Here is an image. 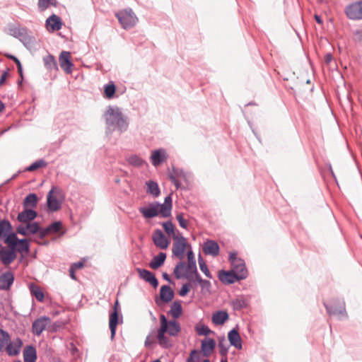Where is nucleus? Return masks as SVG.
Segmentation results:
<instances>
[{
	"label": "nucleus",
	"instance_id": "39448f33",
	"mask_svg": "<svg viewBox=\"0 0 362 362\" xmlns=\"http://www.w3.org/2000/svg\"><path fill=\"white\" fill-rule=\"evenodd\" d=\"M188 264L184 262H179L174 269V274L177 279L185 278L192 280L193 277L199 274L197 269L196 261L192 250L187 252Z\"/></svg>",
	"mask_w": 362,
	"mask_h": 362
},
{
	"label": "nucleus",
	"instance_id": "8fccbe9b",
	"mask_svg": "<svg viewBox=\"0 0 362 362\" xmlns=\"http://www.w3.org/2000/svg\"><path fill=\"white\" fill-rule=\"evenodd\" d=\"M191 284L192 283L190 281L189 283L184 284L179 291V295L181 296H186L190 290Z\"/></svg>",
	"mask_w": 362,
	"mask_h": 362
},
{
	"label": "nucleus",
	"instance_id": "a211bd4d",
	"mask_svg": "<svg viewBox=\"0 0 362 362\" xmlns=\"http://www.w3.org/2000/svg\"><path fill=\"white\" fill-rule=\"evenodd\" d=\"M219 246L218 243L212 240H207L203 245V252L206 255L216 257L219 254Z\"/></svg>",
	"mask_w": 362,
	"mask_h": 362
},
{
	"label": "nucleus",
	"instance_id": "7ed1b4c3",
	"mask_svg": "<svg viewBox=\"0 0 362 362\" xmlns=\"http://www.w3.org/2000/svg\"><path fill=\"white\" fill-rule=\"evenodd\" d=\"M104 117L106 121L107 130L109 132L113 131L123 132L127 130L128 122L119 107L109 106L104 114Z\"/></svg>",
	"mask_w": 362,
	"mask_h": 362
},
{
	"label": "nucleus",
	"instance_id": "9b49d317",
	"mask_svg": "<svg viewBox=\"0 0 362 362\" xmlns=\"http://www.w3.org/2000/svg\"><path fill=\"white\" fill-rule=\"evenodd\" d=\"M50 322V319L48 317H41L35 320L32 325L33 333L35 335L40 336L42 332L46 329L48 323Z\"/></svg>",
	"mask_w": 362,
	"mask_h": 362
},
{
	"label": "nucleus",
	"instance_id": "cd10ccee",
	"mask_svg": "<svg viewBox=\"0 0 362 362\" xmlns=\"http://www.w3.org/2000/svg\"><path fill=\"white\" fill-rule=\"evenodd\" d=\"M25 29H15L13 30V35L17 36L18 35L21 37V40L23 42V43L26 46H30L33 45L34 39L30 36H28L25 35Z\"/></svg>",
	"mask_w": 362,
	"mask_h": 362
},
{
	"label": "nucleus",
	"instance_id": "2f4dec72",
	"mask_svg": "<svg viewBox=\"0 0 362 362\" xmlns=\"http://www.w3.org/2000/svg\"><path fill=\"white\" fill-rule=\"evenodd\" d=\"M189 281L192 284L198 283L203 290H206L207 291H209L211 286L209 281L202 279L199 274H197L193 277L192 280H189Z\"/></svg>",
	"mask_w": 362,
	"mask_h": 362
},
{
	"label": "nucleus",
	"instance_id": "e433bc0d",
	"mask_svg": "<svg viewBox=\"0 0 362 362\" xmlns=\"http://www.w3.org/2000/svg\"><path fill=\"white\" fill-rule=\"evenodd\" d=\"M10 339L9 334L4 329H0V351L3 350L6 345L7 346Z\"/></svg>",
	"mask_w": 362,
	"mask_h": 362
},
{
	"label": "nucleus",
	"instance_id": "4468645a",
	"mask_svg": "<svg viewBox=\"0 0 362 362\" xmlns=\"http://www.w3.org/2000/svg\"><path fill=\"white\" fill-rule=\"evenodd\" d=\"M14 276L11 272H6L0 276V290L8 291L13 284Z\"/></svg>",
	"mask_w": 362,
	"mask_h": 362
},
{
	"label": "nucleus",
	"instance_id": "412c9836",
	"mask_svg": "<svg viewBox=\"0 0 362 362\" xmlns=\"http://www.w3.org/2000/svg\"><path fill=\"white\" fill-rule=\"evenodd\" d=\"M219 279L224 284H230L242 279H239L238 276L233 270L228 272L221 270L219 272Z\"/></svg>",
	"mask_w": 362,
	"mask_h": 362
},
{
	"label": "nucleus",
	"instance_id": "ea45409f",
	"mask_svg": "<svg viewBox=\"0 0 362 362\" xmlns=\"http://www.w3.org/2000/svg\"><path fill=\"white\" fill-rule=\"evenodd\" d=\"M198 260H199V268H200L201 271L206 275V277L211 279L212 276L207 267V265L200 255H199Z\"/></svg>",
	"mask_w": 362,
	"mask_h": 362
},
{
	"label": "nucleus",
	"instance_id": "58836bf2",
	"mask_svg": "<svg viewBox=\"0 0 362 362\" xmlns=\"http://www.w3.org/2000/svg\"><path fill=\"white\" fill-rule=\"evenodd\" d=\"M233 308L235 310H240L247 306V302L243 297H238L232 301Z\"/></svg>",
	"mask_w": 362,
	"mask_h": 362
},
{
	"label": "nucleus",
	"instance_id": "473e14b6",
	"mask_svg": "<svg viewBox=\"0 0 362 362\" xmlns=\"http://www.w3.org/2000/svg\"><path fill=\"white\" fill-rule=\"evenodd\" d=\"M37 204V197L35 194H29L23 200V207L28 209V207H35Z\"/></svg>",
	"mask_w": 362,
	"mask_h": 362
},
{
	"label": "nucleus",
	"instance_id": "a878e982",
	"mask_svg": "<svg viewBox=\"0 0 362 362\" xmlns=\"http://www.w3.org/2000/svg\"><path fill=\"white\" fill-rule=\"evenodd\" d=\"M174 297V292L169 286H162L160 291V300L164 303H168L172 300Z\"/></svg>",
	"mask_w": 362,
	"mask_h": 362
},
{
	"label": "nucleus",
	"instance_id": "20e7f679",
	"mask_svg": "<svg viewBox=\"0 0 362 362\" xmlns=\"http://www.w3.org/2000/svg\"><path fill=\"white\" fill-rule=\"evenodd\" d=\"M172 206V197L169 194L165 198L163 204H160L158 202L151 203L148 206L141 207L139 210L146 218H153L159 214L163 217H168L170 216Z\"/></svg>",
	"mask_w": 362,
	"mask_h": 362
},
{
	"label": "nucleus",
	"instance_id": "423d86ee",
	"mask_svg": "<svg viewBox=\"0 0 362 362\" xmlns=\"http://www.w3.org/2000/svg\"><path fill=\"white\" fill-rule=\"evenodd\" d=\"M62 190L57 187H52L47 196L48 209L51 211H58L62 206Z\"/></svg>",
	"mask_w": 362,
	"mask_h": 362
},
{
	"label": "nucleus",
	"instance_id": "f704fd0d",
	"mask_svg": "<svg viewBox=\"0 0 362 362\" xmlns=\"http://www.w3.org/2000/svg\"><path fill=\"white\" fill-rule=\"evenodd\" d=\"M30 291L32 296H35V298L40 302H42L44 300V293L39 286L32 284L30 286Z\"/></svg>",
	"mask_w": 362,
	"mask_h": 362
},
{
	"label": "nucleus",
	"instance_id": "6e6552de",
	"mask_svg": "<svg viewBox=\"0 0 362 362\" xmlns=\"http://www.w3.org/2000/svg\"><path fill=\"white\" fill-rule=\"evenodd\" d=\"M344 12L350 20H362V0L347 5L344 8Z\"/></svg>",
	"mask_w": 362,
	"mask_h": 362
},
{
	"label": "nucleus",
	"instance_id": "c9c22d12",
	"mask_svg": "<svg viewBox=\"0 0 362 362\" xmlns=\"http://www.w3.org/2000/svg\"><path fill=\"white\" fill-rule=\"evenodd\" d=\"M49 6H57V0H38L37 6L40 11H45Z\"/></svg>",
	"mask_w": 362,
	"mask_h": 362
},
{
	"label": "nucleus",
	"instance_id": "4c0bfd02",
	"mask_svg": "<svg viewBox=\"0 0 362 362\" xmlns=\"http://www.w3.org/2000/svg\"><path fill=\"white\" fill-rule=\"evenodd\" d=\"M148 189L147 192L153 195L154 197H158L160 194V189L158 185L156 182L153 181H149L146 183Z\"/></svg>",
	"mask_w": 362,
	"mask_h": 362
},
{
	"label": "nucleus",
	"instance_id": "ddd939ff",
	"mask_svg": "<svg viewBox=\"0 0 362 362\" xmlns=\"http://www.w3.org/2000/svg\"><path fill=\"white\" fill-rule=\"evenodd\" d=\"M153 240L156 247L165 250L169 245V240L160 230H156L153 235Z\"/></svg>",
	"mask_w": 362,
	"mask_h": 362
},
{
	"label": "nucleus",
	"instance_id": "5701e85b",
	"mask_svg": "<svg viewBox=\"0 0 362 362\" xmlns=\"http://www.w3.org/2000/svg\"><path fill=\"white\" fill-rule=\"evenodd\" d=\"M228 314L226 311L219 310L212 315V322L216 325H223L228 320Z\"/></svg>",
	"mask_w": 362,
	"mask_h": 362
},
{
	"label": "nucleus",
	"instance_id": "f03ea898",
	"mask_svg": "<svg viewBox=\"0 0 362 362\" xmlns=\"http://www.w3.org/2000/svg\"><path fill=\"white\" fill-rule=\"evenodd\" d=\"M160 327L157 331V340L158 344L164 349L172 346L171 339L165 335L175 337L180 332V324L175 320H168L165 315H160Z\"/></svg>",
	"mask_w": 362,
	"mask_h": 362
},
{
	"label": "nucleus",
	"instance_id": "6ab92c4d",
	"mask_svg": "<svg viewBox=\"0 0 362 362\" xmlns=\"http://www.w3.org/2000/svg\"><path fill=\"white\" fill-rule=\"evenodd\" d=\"M168 156L163 148H159L152 152L151 156V163L154 166H158L167 160Z\"/></svg>",
	"mask_w": 362,
	"mask_h": 362
},
{
	"label": "nucleus",
	"instance_id": "9d476101",
	"mask_svg": "<svg viewBox=\"0 0 362 362\" xmlns=\"http://www.w3.org/2000/svg\"><path fill=\"white\" fill-rule=\"evenodd\" d=\"M59 62L61 68L66 74H71L72 72L74 64L71 61V54L69 52H62L59 57Z\"/></svg>",
	"mask_w": 362,
	"mask_h": 362
},
{
	"label": "nucleus",
	"instance_id": "49530a36",
	"mask_svg": "<svg viewBox=\"0 0 362 362\" xmlns=\"http://www.w3.org/2000/svg\"><path fill=\"white\" fill-rule=\"evenodd\" d=\"M47 163L44 160H39L32 163L27 170L28 171H34L40 168L46 166Z\"/></svg>",
	"mask_w": 362,
	"mask_h": 362
},
{
	"label": "nucleus",
	"instance_id": "e2e57ef3",
	"mask_svg": "<svg viewBox=\"0 0 362 362\" xmlns=\"http://www.w3.org/2000/svg\"><path fill=\"white\" fill-rule=\"evenodd\" d=\"M75 269H74L72 267H70L69 269V273H70V276L72 279H76V276H75Z\"/></svg>",
	"mask_w": 362,
	"mask_h": 362
},
{
	"label": "nucleus",
	"instance_id": "680f3d73",
	"mask_svg": "<svg viewBox=\"0 0 362 362\" xmlns=\"http://www.w3.org/2000/svg\"><path fill=\"white\" fill-rule=\"evenodd\" d=\"M83 266H84L83 262H78L74 263V264L71 266V267H72L74 269L76 270V269H78L82 268Z\"/></svg>",
	"mask_w": 362,
	"mask_h": 362
},
{
	"label": "nucleus",
	"instance_id": "864d4df0",
	"mask_svg": "<svg viewBox=\"0 0 362 362\" xmlns=\"http://www.w3.org/2000/svg\"><path fill=\"white\" fill-rule=\"evenodd\" d=\"M199 353L196 350H193L191 351L189 358L187 359V362H194L199 360Z\"/></svg>",
	"mask_w": 362,
	"mask_h": 362
},
{
	"label": "nucleus",
	"instance_id": "6e6d98bb",
	"mask_svg": "<svg viewBox=\"0 0 362 362\" xmlns=\"http://www.w3.org/2000/svg\"><path fill=\"white\" fill-rule=\"evenodd\" d=\"M37 236L40 238V239H43L45 238L47 235H49V233L48 231L47 230V228H42L40 227H39V231L37 232Z\"/></svg>",
	"mask_w": 362,
	"mask_h": 362
},
{
	"label": "nucleus",
	"instance_id": "0eeeda50",
	"mask_svg": "<svg viewBox=\"0 0 362 362\" xmlns=\"http://www.w3.org/2000/svg\"><path fill=\"white\" fill-rule=\"evenodd\" d=\"M116 17L124 29L133 27L137 21V18L132 9L120 11L116 13Z\"/></svg>",
	"mask_w": 362,
	"mask_h": 362
},
{
	"label": "nucleus",
	"instance_id": "69168bd1",
	"mask_svg": "<svg viewBox=\"0 0 362 362\" xmlns=\"http://www.w3.org/2000/svg\"><path fill=\"white\" fill-rule=\"evenodd\" d=\"M151 343H153V341H151V340H150V337H149V336H148V337H146V341H145V344H146V346H148V345H150Z\"/></svg>",
	"mask_w": 362,
	"mask_h": 362
},
{
	"label": "nucleus",
	"instance_id": "37998d69",
	"mask_svg": "<svg viewBox=\"0 0 362 362\" xmlns=\"http://www.w3.org/2000/svg\"><path fill=\"white\" fill-rule=\"evenodd\" d=\"M62 228V223L59 221L54 222L47 227L49 234L58 233Z\"/></svg>",
	"mask_w": 362,
	"mask_h": 362
},
{
	"label": "nucleus",
	"instance_id": "338daca9",
	"mask_svg": "<svg viewBox=\"0 0 362 362\" xmlns=\"http://www.w3.org/2000/svg\"><path fill=\"white\" fill-rule=\"evenodd\" d=\"M315 18L316 21H317L318 23L321 24V23H322V18H321V17H320V16H317V15H315Z\"/></svg>",
	"mask_w": 362,
	"mask_h": 362
},
{
	"label": "nucleus",
	"instance_id": "c85d7f7f",
	"mask_svg": "<svg viewBox=\"0 0 362 362\" xmlns=\"http://www.w3.org/2000/svg\"><path fill=\"white\" fill-rule=\"evenodd\" d=\"M166 258V255L164 252H160L158 255L155 256L151 261L149 266L153 269H157L161 267Z\"/></svg>",
	"mask_w": 362,
	"mask_h": 362
},
{
	"label": "nucleus",
	"instance_id": "603ef678",
	"mask_svg": "<svg viewBox=\"0 0 362 362\" xmlns=\"http://www.w3.org/2000/svg\"><path fill=\"white\" fill-rule=\"evenodd\" d=\"M16 233L23 235H28V228H27V223H25V226L20 225L16 228Z\"/></svg>",
	"mask_w": 362,
	"mask_h": 362
},
{
	"label": "nucleus",
	"instance_id": "bf43d9fd",
	"mask_svg": "<svg viewBox=\"0 0 362 362\" xmlns=\"http://www.w3.org/2000/svg\"><path fill=\"white\" fill-rule=\"evenodd\" d=\"M240 259L237 257V253L235 252H231L229 255V261L233 264V262H235V260H240Z\"/></svg>",
	"mask_w": 362,
	"mask_h": 362
},
{
	"label": "nucleus",
	"instance_id": "79ce46f5",
	"mask_svg": "<svg viewBox=\"0 0 362 362\" xmlns=\"http://www.w3.org/2000/svg\"><path fill=\"white\" fill-rule=\"evenodd\" d=\"M195 329L197 334L200 336H207L211 332V329L204 325H197Z\"/></svg>",
	"mask_w": 362,
	"mask_h": 362
},
{
	"label": "nucleus",
	"instance_id": "09e8293b",
	"mask_svg": "<svg viewBox=\"0 0 362 362\" xmlns=\"http://www.w3.org/2000/svg\"><path fill=\"white\" fill-rule=\"evenodd\" d=\"M176 219L179 223V225L182 228H187L188 226V221L184 218L182 214H178L176 216Z\"/></svg>",
	"mask_w": 362,
	"mask_h": 362
},
{
	"label": "nucleus",
	"instance_id": "052dcab7",
	"mask_svg": "<svg viewBox=\"0 0 362 362\" xmlns=\"http://www.w3.org/2000/svg\"><path fill=\"white\" fill-rule=\"evenodd\" d=\"M8 76V72L7 71H4V73L1 74V78H0V86L4 84V83L6 80Z\"/></svg>",
	"mask_w": 362,
	"mask_h": 362
},
{
	"label": "nucleus",
	"instance_id": "f3484780",
	"mask_svg": "<svg viewBox=\"0 0 362 362\" xmlns=\"http://www.w3.org/2000/svg\"><path fill=\"white\" fill-rule=\"evenodd\" d=\"M232 267V270L238 276L239 279H245L247 276V270L243 259L235 260Z\"/></svg>",
	"mask_w": 362,
	"mask_h": 362
},
{
	"label": "nucleus",
	"instance_id": "bb28decb",
	"mask_svg": "<svg viewBox=\"0 0 362 362\" xmlns=\"http://www.w3.org/2000/svg\"><path fill=\"white\" fill-rule=\"evenodd\" d=\"M216 346V342L213 339H208L202 341V351L205 356H209Z\"/></svg>",
	"mask_w": 362,
	"mask_h": 362
},
{
	"label": "nucleus",
	"instance_id": "c756f323",
	"mask_svg": "<svg viewBox=\"0 0 362 362\" xmlns=\"http://www.w3.org/2000/svg\"><path fill=\"white\" fill-rule=\"evenodd\" d=\"M116 92V86L112 81L104 86L103 97L106 99H112Z\"/></svg>",
	"mask_w": 362,
	"mask_h": 362
},
{
	"label": "nucleus",
	"instance_id": "4be33fe9",
	"mask_svg": "<svg viewBox=\"0 0 362 362\" xmlns=\"http://www.w3.org/2000/svg\"><path fill=\"white\" fill-rule=\"evenodd\" d=\"M228 338L230 345L233 346L237 349H242V339L240 334L238 333V331L235 328L233 329L228 332Z\"/></svg>",
	"mask_w": 362,
	"mask_h": 362
},
{
	"label": "nucleus",
	"instance_id": "2eb2a0df",
	"mask_svg": "<svg viewBox=\"0 0 362 362\" xmlns=\"http://www.w3.org/2000/svg\"><path fill=\"white\" fill-rule=\"evenodd\" d=\"M37 216V214L35 211L25 208L23 211L18 214L17 220L22 223H29L34 220Z\"/></svg>",
	"mask_w": 362,
	"mask_h": 362
},
{
	"label": "nucleus",
	"instance_id": "dca6fc26",
	"mask_svg": "<svg viewBox=\"0 0 362 362\" xmlns=\"http://www.w3.org/2000/svg\"><path fill=\"white\" fill-rule=\"evenodd\" d=\"M136 272H138L140 278L148 282L152 286L156 288L158 285V281L156 278L155 275L148 270L145 269L137 268Z\"/></svg>",
	"mask_w": 362,
	"mask_h": 362
},
{
	"label": "nucleus",
	"instance_id": "5fc2aeb1",
	"mask_svg": "<svg viewBox=\"0 0 362 362\" xmlns=\"http://www.w3.org/2000/svg\"><path fill=\"white\" fill-rule=\"evenodd\" d=\"M219 353L222 356H226L228 353V347L223 342L218 343Z\"/></svg>",
	"mask_w": 362,
	"mask_h": 362
},
{
	"label": "nucleus",
	"instance_id": "774afa93",
	"mask_svg": "<svg viewBox=\"0 0 362 362\" xmlns=\"http://www.w3.org/2000/svg\"><path fill=\"white\" fill-rule=\"evenodd\" d=\"M163 279H165L166 281H170V277H169V275H168V274H166V273H163Z\"/></svg>",
	"mask_w": 362,
	"mask_h": 362
},
{
	"label": "nucleus",
	"instance_id": "3c124183",
	"mask_svg": "<svg viewBox=\"0 0 362 362\" xmlns=\"http://www.w3.org/2000/svg\"><path fill=\"white\" fill-rule=\"evenodd\" d=\"M173 173L175 175H171L170 179H171L172 182L174 183V185L176 186V187L178 188L180 186V181L177 177L181 176L183 174V173L182 171H180L179 173L177 170H173Z\"/></svg>",
	"mask_w": 362,
	"mask_h": 362
},
{
	"label": "nucleus",
	"instance_id": "7c9ffc66",
	"mask_svg": "<svg viewBox=\"0 0 362 362\" xmlns=\"http://www.w3.org/2000/svg\"><path fill=\"white\" fill-rule=\"evenodd\" d=\"M182 309L180 303L178 301H174L170 306L168 314L174 319H176L182 315Z\"/></svg>",
	"mask_w": 362,
	"mask_h": 362
},
{
	"label": "nucleus",
	"instance_id": "13d9d810",
	"mask_svg": "<svg viewBox=\"0 0 362 362\" xmlns=\"http://www.w3.org/2000/svg\"><path fill=\"white\" fill-rule=\"evenodd\" d=\"M354 35L355 40L362 42V28L356 30Z\"/></svg>",
	"mask_w": 362,
	"mask_h": 362
},
{
	"label": "nucleus",
	"instance_id": "1a4fd4ad",
	"mask_svg": "<svg viewBox=\"0 0 362 362\" xmlns=\"http://www.w3.org/2000/svg\"><path fill=\"white\" fill-rule=\"evenodd\" d=\"M174 243L173 245V254L180 259H183L185 249L188 244L187 239L182 235H174Z\"/></svg>",
	"mask_w": 362,
	"mask_h": 362
},
{
	"label": "nucleus",
	"instance_id": "72a5a7b5",
	"mask_svg": "<svg viewBox=\"0 0 362 362\" xmlns=\"http://www.w3.org/2000/svg\"><path fill=\"white\" fill-rule=\"evenodd\" d=\"M43 61H44V64L47 69H49V70H53V69L57 70L58 69L57 62L52 55H51V54L47 55L46 57H45L43 58Z\"/></svg>",
	"mask_w": 362,
	"mask_h": 362
},
{
	"label": "nucleus",
	"instance_id": "f257e3e1",
	"mask_svg": "<svg viewBox=\"0 0 362 362\" xmlns=\"http://www.w3.org/2000/svg\"><path fill=\"white\" fill-rule=\"evenodd\" d=\"M30 244L28 239H19L9 221H0V260L8 266L17 257V252L28 253Z\"/></svg>",
	"mask_w": 362,
	"mask_h": 362
},
{
	"label": "nucleus",
	"instance_id": "4d7b16f0",
	"mask_svg": "<svg viewBox=\"0 0 362 362\" xmlns=\"http://www.w3.org/2000/svg\"><path fill=\"white\" fill-rule=\"evenodd\" d=\"M13 62L16 63L17 68H18V72L21 78H23V68L21 62L18 60V58L13 57Z\"/></svg>",
	"mask_w": 362,
	"mask_h": 362
},
{
	"label": "nucleus",
	"instance_id": "aec40b11",
	"mask_svg": "<svg viewBox=\"0 0 362 362\" xmlns=\"http://www.w3.org/2000/svg\"><path fill=\"white\" fill-rule=\"evenodd\" d=\"M118 305V301H116L115 304V310L110 315L109 319V327L111 332V339L112 340L115 338L116 334L117 325L118 324V313L117 307Z\"/></svg>",
	"mask_w": 362,
	"mask_h": 362
},
{
	"label": "nucleus",
	"instance_id": "0e129e2a",
	"mask_svg": "<svg viewBox=\"0 0 362 362\" xmlns=\"http://www.w3.org/2000/svg\"><path fill=\"white\" fill-rule=\"evenodd\" d=\"M332 59V55L330 54H327L326 56H325V62L327 63H329Z\"/></svg>",
	"mask_w": 362,
	"mask_h": 362
},
{
	"label": "nucleus",
	"instance_id": "a19ab883",
	"mask_svg": "<svg viewBox=\"0 0 362 362\" xmlns=\"http://www.w3.org/2000/svg\"><path fill=\"white\" fill-rule=\"evenodd\" d=\"M127 161L129 164L136 167L141 166L144 163V160L136 155L129 156Z\"/></svg>",
	"mask_w": 362,
	"mask_h": 362
},
{
	"label": "nucleus",
	"instance_id": "a18cd8bd",
	"mask_svg": "<svg viewBox=\"0 0 362 362\" xmlns=\"http://www.w3.org/2000/svg\"><path fill=\"white\" fill-rule=\"evenodd\" d=\"M163 227L165 231L166 232V233H168L169 235H173V238H174V235H176V234L175 233L174 226L172 223V222L167 221V222L163 223Z\"/></svg>",
	"mask_w": 362,
	"mask_h": 362
},
{
	"label": "nucleus",
	"instance_id": "393cba45",
	"mask_svg": "<svg viewBox=\"0 0 362 362\" xmlns=\"http://www.w3.org/2000/svg\"><path fill=\"white\" fill-rule=\"evenodd\" d=\"M24 362H35L37 359L36 349L33 346H27L23 351Z\"/></svg>",
	"mask_w": 362,
	"mask_h": 362
},
{
	"label": "nucleus",
	"instance_id": "b1692460",
	"mask_svg": "<svg viewBox=\"0 0 362 362\" xmlns=\"http://www.w3.org/2000/svg\"><path fill=\"white\" fill-rule=\"evenodd\" d=\"M47 28H51L52 31L59 30L61 29L62 23L59 16L52 14L46 21Z\"/></svg>",
	"mask_w": 362,
	"mask_h": 362
},
{
	"label": "nucleus",
	"instance_id": "f8f14e48",
	"mask_svg": "<svg viewBox=\"0 0 362 362\" xmlns=\"http://www.w3.org/2000/svg\"><path fill=\"white\" fill-rule=\"evenodd\" d=\"M23 346V341L20 338H16L11 341H8L6 346V351L8 356H14L20 354Z\"/></svg>",
	"mask_w": 362,
	"mask_h": 362
},
{
	"label": "nucleus",
	"instance_id": "c03bdc74",
	"mask_svg": "<svg viewBox=\"0 0 362 362\" xmlns=\"http://www.w3.org/2000/svg\"><path fill=\"white\" fill-rule=\"evenodd\" d=\"M325 305L326 307L328 314L330 315H344V314L345 313V308L344 307H341L340 309L337 310L333 309L332 307H329L326 304H325Z\"/></svg>",
	"mask_w": 362,
	"mask_h": 362
},
{
	"label": "nucleus",
	"instance_id": "de8ad7c7",
	"mask_svg": "<svg viewBox=\"0 0 362 362\" xmlns=\"http://www.w3.org/2000/svg\"><path fill=\"white\" fill-rule=\"evenodd\" d=\"M40 225L37 222L27 223L28 235L30 234H36L39 231Z\"/></svg>",
	"mask_w": 362,
	"mask_h": 362
}]
</instances>
